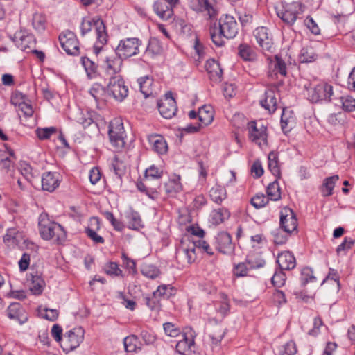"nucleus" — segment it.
Wrapping results in <instances>:
<instances>
[{
	"mask_svg": "<svg viewBox=\"0 0 355 355\" xmlns=\"http://www.w3.org/2000/svg\"><path fill=\"white\" fill-rule=\"evenodd\" d=\"M304 21L306 26L313 34L319 35L320 33V28L311 17H307Z\"/></svg>",
	"mask_w": 355,
	"mask_h": 355,
	"instance_id": "63",
	"label": "nucleus"
},
{
	"mask_svg": "<svg viewBox=\"0 0 355 355\" xmlns=\"http://www.w3.org/2000/svg\"><path fill=\"white\" fill-rule=\"evenodd\" d=\"M318 58L313 48H302L300 53V62L309 63L315 61Z\"/></svg>",
	"mask_w": 355,
	"mask_h": 355,
	"instance_id": "43",
	"label": "nucleus"
},
{
	"mask_svg": "<svg viewBox=\"0 0 355 355\" xmlns=\"http://www.w3.org/2000/svg\"><path fill=\"white\" fill-rule=\"evenodd\" d=\"M141 44L142 41L137 37H127L120 40L115 49V53L118 56L125 60L137 55Z\"/></svg>",
	"mask_w": 355,
	"mask_h": 355,
	"instance_id": "3",
	"label": "nucleus"
},
{
	"mask_svg": "<svg viewBox=\"0 0 355 355\" xmlns=\"http://www.w3.org/2000/svg\"><path fill=\"white\" fill-rule=\"evenodd\" d=\"M157 106L160 114L165 119H171L178 111L176 102L171 92L166 93L164 98L158 102Z\"/></svg>",
	"mask_w": 355,
	"mask_h": 355,
	"instance_id": "11",
	"label": "nucleus"
},
{
	"mask_svg": "<svg viewBox=\"0 0 355 355\" xmlns=\"http://www.w3.org/2000/svg\"><path fill=\"white\" fill-rule=\"evenodd\" d=\"M45 286L44 279L37 275H32L30 285V291L34 295H40Z\"/></svg>",
	"mask_w": 355,
	"mask_h": 355,
	"instance_id": "36",
	"label": "nucleus"
},
{
	"mask_svg": "<svg viewBox=\"0 0 355 355\" xmlns=\"http://www.w3.org/2000/svg\"><path fill=\"white\" fill-rule=\"evenodd\" d=\"M141 273L145 277L153 279L159 276V270L153 265H146L143 267Z\"/></svg>",
	"mask_w": 355,
	"mask_h": 355,
	"instance_id": "50",
	"label": "nucleus"
},
{
	"mask_svg": "<svg viewBox=\"0 0 355 355\" xmlns=\"http://www.w3.org/2000/svg\"><path fill=\"white\" fill-rule=\"evenodd\" d=\"M163 171L155 165L150 166L145 171V178L146 180L151 179H159L162 176Z\"/></svg>",
	"mask_w": 355,
	"mask_h": 355,
	"instance_id": "53",
	"label": "nucleus"
},
{
	"mask_svg": "<svg viewBox=\"0 0 355 355\" xmlns=\"http://www.w3.org/2000/svg\"><path fill=\"white\" fill-rule=\"evenodd\" d=\"M300 4L298 3L293 2L291 4L286 5L285 7H283L282 10H278L277 15L285 23L291 25L297 19Z\"/></svg>",
	"mask_w": 355,
	"mask_h": 355,
	"instance_id": "17",
	"label": "nucleus"
},
{
	"mask_svg": "<svg viewBox=\"0 0 355 355\" xmlns=\"http://www.w3.org/2000/svg\"><path fill=\"white\" fill-rule=\"evenodd\" d=\"M153 10L163 20L171 19L173 15V7L162 0H158L154 3Z\"/></svg>",
	"mask_w": 355,
	"mask_h": 355,
	"instance_id": "23",
	"label": "nucleus"
},
{
	"mask_svg": "<svg viewBox=\"0 0 355 355\" xmlns=\"http://www.w3.org/2000/svg\"><path fill=\"white\" fill-rule=\"evenodd\" d=\"M182 189L180 176H175L174 178L168 180L164 184L165 192L170 196L180 192Z\"/></svg>",
	"mask_w": 355,
	"mask_h": 355,
	"instance_id": "34",
	"label": "nucleus"
},
{
	"mask_svg": "<svg viewBox=\"0 0 355 355\" xmlns=\"http://www.w3.org/2000/svg\"><path fill=\"white\" fill-rule=\"evenodd\" d=\"M272 284L274 286L281 287L285 284L286 275L282 272H276L272 277Z\"/></svg>",
	"mask_w": 355,
	"mask_h": 355,
	"instance_id": "59",
	"label": "nucleus"
},
{
	"mask_svg": "<svg viewBox=\"0 0 355 355\" xmlns=\"http://www.w3.org/2000/svg\"><path fill=\"white\" fill-rule=\"evenodd\" d=\"M215 245L216 248L224 254L230 255L234 251V245L232 242V237L225 232H221L217 234Z\"/></svg>",
	"mask_w": 355,
	"mask_h": 355,
	"instance_id": "15",
	"label": "nucleus"
},
{
	"mask_svg": "<svg viewBox=\"0 0 355 355\" xmlns=\"http://www.w3.org/2000/svg\"><path fill=\"white\" fill-rule=\"evenodd\" d=\"M273 241L277 245L284 244L288 240L289 234H282L280 230H276L272 232Z\"/></svg>",
	"mask_w": 355,
	"mask_h": 355,
	"instance_id": "57",
	"label": "nucleus"
},
{
	"mask_svg": "<svg viewBox=\"0 0 355 355\" xmlns=\"http://www.w3.org/2000/svg\"><path fill=\"white\" fill-rule=\"evenodd\" d=\"M108 135L113 146L119 149L125 145V132L123 123L120 119H114L109 125Z\"/></svg>",
	"mask_w": 355,
	"mask_h": 355,
	"instance_id": "4",
	"label": "nucleus"
},
{
	"mask_svg": "<svg viewBox=\"0 0 355 355\" xmlns=\"http://www.w3.org/2000/svg\"><path fill=\"white\" fill-rule=\"evenodd\" d=\"M209 196L214 202L220 205L226 198L225 189L219 185H216L210 189Z\"/></svg>",
	"mask_w": 355,
	"mask_h": 355,
	"instance_id": "35",
	"label": "nucleus"
},
{
	"mask_svg": "<svg viewBox=\"0 0 355 355\" xmlns=\"http://www.w3.org/2000/svg\"><path fill=\"white\" fill-rule=\"evenodd\" d=\"M157 295L160 298L168 299L175 295V290L171 285L162 284L157 287L155 291Z\"/></svg>",
	"mask_w": 355,
	"mask_h": 355,
	"instance_id": "44",
	"label": "nucleus"
},
{
	"mask_svg": "<svg viewBox=\"0 0 355 355\" xmlns=\"http://www.w3.org/2000/svg\"><path fill=\"white\" fill-rule=\"evenodd\" d=\"M230 212L225 208H219L211 211L209 216V222L214 225L223 223L230 217Z\"/></svg>",
	"mask_w": 355,
	"mask_h": 355,
	"instance_id": "30",
	"label": "nucleus"
},
{
	"mask_svg": "<svg viewBox=\"0 0 355 355\" xmlns=\"http://www.w3.org/2000/svg\"><path fill=\"white\" fill-rule=\"evenodd\" d=\"M145 301L146 304L151 310H159L161 306V299L157 295L155 291H154L150 296L146 297Z\"/></svg>",
	"mask_w": 355,
	"mask_h": 355,
	"instance_id": "48",
	"label": "nucleus"
},
{
	"mask_svg": "<svg viewBox=\"0 0 355 355\" xmlns=\"http://www.w3.org/2000/svg\"><path fill=\"white\" fill-rule=\"evenodd\" d=\"M338 180L339 176L338 175L326 178L324 180L320 188L322 196L327 197L332 195L335 184Z\"/></svg>",
	"mask_w": 355,
	"mask_h": 355,
	"instance_id": "32",
	"label": "nucleus"
},
{
	"mask_svg": "<svg viewBox=\"0 0 355 355\" xmlns=\"http://www.w3.org/2000/svg\"><path fill=\"white\" fill-rule=\"evenodd\" d=\"M296 353V345L293 340H290L284 345L281 355H295Z\"/></svg>",
	"mask_w": 355,
	"mask_h": 355,
	"instance_id": "61",
	"label": "nucleus"
},
{
	"mask_svg": "<svg viewBox=\"0 0 355 355\" xmlns=\"http://www.w3.org/2000/svg\"><path fill=\"white\" fill-rule=\"evenodd\" d=\"M219 29L224 37L232 39L238 33L239 26L234 17L224 15L219 19Z\"/></svg>",
	"mask_w": 355,
	"mask_h": 355,
	"instance_id": "9",
	"label": "nucleus"
},
{
	"mask_svg": "<svg viewBox=\"0 0 355 355\" xmlns=\"http://www.w3.org/2000/svg\"><path fill=\"white\" fill-rule=\"evenodd\" d=\"M205 69L210 80L214 83H220L222 80L223 70L220 64L214 59H209L205 63Z\"/></svg>",
	"mask_w": 355,
	"mask_h": 355,
	"instance_id": "19",
	"label": "nucleus"
},
{
	"mask_svg": "<svg viewBox=\"0 0 355 355\" xmlns=\"http://www.w3.org/2000/svg\"><path fill=\"white\" fill-rule=\"evenodd\" d=\"M268 168L271 173L279 178L280 176V168L278 162V155L277 153L270 152L268 155Z\"/></svg>",
	"mask_w": 355,
	"mask_h": 355,
	"instance_id": "39",
	"label": "nucleus"
},
{
	"mask_svg": "<svg viewBox=\"0 0 355 355\" xmlns=\"http://www.w3.org/2000/svg\"><path fill=\"white\" fill-rule=\"evenodd\" d=\"M10 157H3L0 155V169L3 171H8L11 167L13 166V164L16 160V157L15 156V153L13 150L9 151Z\"/></svg>",
	"mask_w": 355,
	"mask_h": 355,
	"instance_id": "45",
	"label": "nucleus"
},
{
	"mask_svg": "<svg viewBox=\"0 0 355 355\" xmlns=\"http://www.w3.org/2000/svg\"><path fill=\"white\" fill-rule=\"evenodd\" d=\"M125 218L129 229L139 230L143 227L141 216L137 211L130 209L125 211Z\"/></svg>",
	"mask_w": 355,
	"mask_h": 355,
	"instance_id": "26",
	"label": "nucleus"
},
{
	"mask_svg": "<svg viewBox=\"0 0 355 355\" xmlns=\"http://www.w3.org/2000/svg\"><path fill=\"white\" fill-rule=\"evenodd\" d=\"M268 198L263 194H257L251 199V204L255 208L259 209L264 207L268 202Z\"/></svg>",
	"mask_w": 355,
	"mask_h": 355,
	"instance_id": "54",
	"label": "nucleus"
},
{
	"mask_svg": "<svg viewBox=\"0 0 355 355\" xmlns=\"http://www.w3.org/2000/svg\"><path fill=\"white\" fill-rule=\"evenodd\" d=\"M137 82L139 85L140 91L144 94L145 98L152 95V85L153 80L151 78H150L148 76H145L139 78L137 80Z\"/></svg>",
	"mask_w": 355,
	"mask_h": 355,
	"instance_id": "33",
	"label": "nucleus"
},
{
	"mask_svg": "<svg viewBox=\"0 0 355 355\" xmlns=\"http://www.w3.org/2000/svg\"><path fill=\"white\" fill-rule=\"evenodd\" d=\"M250 139L259 146L267 145V128L263 124L250 121L248 126Z\"/></svg>",
	"mask_w": 355,
	"mask_h": 355,
	"instance_id": "12",
	"label": "nucleus"
},
{
	"mask_svg": "<svg viewBox=\"0 0 355 355\" xmlns=\"http://www.w3.org/2000/svg\"><path fill=\"white\" fill-rule=\"evenodd\" d=\"M266 192L267 198H268V200L270 199L271 200L276 201L280 199V188L277 180L269 184V185L267 187Z\"/></svg>",
	"mask_w": 355,
	"mask_h": 355,
	"instance_id": "40",
	"label": "nucleus"
},
{
	"mask_svg": "<svg viewBox=\"0 0 355 355\" xmlns=\"http://www.w3.org/2000/svg\"><path fill=\"white\" fill-rule=\"evenodd\" d=\"M277 262L282 270L293 269L296 266L295 258L290 252H284L278 254Z\"/></svg>",
	"mask_w": 355,
	"mask_h": 355,
	"instance_id": "24",
	"label": "nucleus"
},
{
	"mask_svg": "<svg viewBox=\"0 0 355 355\" xmlns=\"http://www.w3.org/2000/svg\"><path fill=\"white\" fill-rule=\"evenodd\" d=\"M181 337L182 338L176 344V351L181 355H198L193 336L188 337L182 334Z\"/></svg>",
	"mask_w": 355,
	"mask_h": 355,
	"instance_id": "16",
	"label": "nucleus"
},
{
	"mask_svg": "<svg viewBox=\"0 0 355 355\" xmlns=\"http://www.w3.org/2000/svg\"><path fill=\"white\" fill-rule=\"evenodd\" d=\"M148 141L152 149L159 155H164L168 150V145L165 139L159 135H153L148 137Z\"/></svg>",
	"mask_w": 355,
	"mask_h": 355,
	"instance_id": "25",
	"label": "nucleus"
},
{
	"mask_svg": "<svg viewBox=\"0 0 355 355\" xmlns=\"http://www.w3.org/2000/svg\"><path fill=\"white\" fill-rule=\"evenodd\" d=\"M220 302H216L215 306L216 311L223 318L229 313L230 306L227 295L225 293H220Z\"/></svg>",
	"mask_w": 355,
	"mask_h": 355,
	"instance_id": "38",
	"label": "nucleus"
},
{
	"mask_svg": "<svg viewBox=\"0 0 355 355\" xmlns=\"http://www.w3.org/2000/svg\"><path fill=\"white\" fill-rule=\"evenodd\" d=\"M15 41L16 45L22 51H26L27 49H31L35 45V40L33 35H25V33L20 32L15 34Z\"/></svg>",
	"mask_w": 355,
	"mask_h": 355,
	"instance_id": "22",
	"label": "nucleus"
},
{
	"mask_svg": "<svg viewBox=\"0 0 355 355\" xmlns=\"http://www.w3.org/2000/svg\"><path fill=\"white\" fill-rule=\"evenodd\" d=\"M256 40L263 51L272 52L273 49L272 38L266 27L261 26L254 31Z\"/></svg>",
	"mask_w": 355,
	"mask_h": 355,
	"instance_id": "14",
	"label": "nucleus"
},
{
	"mask_svg": "<svg viewBox=\"0 0 355 355\" xmlns=\"http://www.w3.org/2000/svg\"><path fill=\"white\" fill-rule=\"evenodd\" d=\"M92 28H95L97 38V44L94 46V51L98 54L102 46L107 43V34L105 24L101 18L96 17L91 19H83L80 25L82 36L90 32Z\"/></svg>",
	"mask_w": 355,
	"mask_h": 355,
	"instance_id": "2",
	"label": "nucleus"
},
{
	"mask_svg": "<svg viewBox=\"0 0 355 355\" xmlns=\"http://www.w3.org/2000/svg\"><path fill=\"white\" fill-rule=\"evenodd\" d=\"M239 55L246 61H252L256 58L255 52L246 44H241L239 45Z\"/></svg>",
	"mask_w": 355,
	"mask_h": 355,
	"instance_id": "41",
	"label": "nucleus"
},
{
	"mask_svg": "<svg viewBox=\"0 0 355 355\" xmlns=\"http://www.w3.org/2000/svg\"><path fill=\"white\" fill-rule=\"evenodd\" d=\"M276 88H270L266 90L264 98L260 101L261 105L270 113L274 112L277 109V100L275 94Z\"/></svg>",
	"mask_w": 355,
	"mask_h": 355,
	"instance_id": "21",
	"label": "nucleus"
},
{
	"mask_svg": "<svg viewBox=\"0 0 355 355\" xmlns=\"http://www.w3.org/2000/svg\"><path fill=\"white\" fill-rule=\"evenodd\" d=\"M56 128L54 127L45 128H37L36 130V134L40 139H47L52 134L55 132Z\"/></svg>",
	"mask_w": 355,
	"mask_h": 355,
	"instance_id": "56",
	"label": "nucleus"
},
{
	"mask_svg": "<svg viewBox=\"0 0 355 355\" xmlns=\"http://www.w3.org/2000/svg\"><path fill=\"white\" fill-rule=\"evenodd\" d=\"M343 109L347 112H353L355 110V99L347 97L342 98Z\"/></svg>",
	"mask_w": 355,
	"mask_h": 355,
	"instance_id": "64",
	"label": "nucleus"
},
{
	"mask_svg": "<svg viewBox=\"0 0 355 355\" xmlns=\"http://www.w3.org/2000/svg\"><path fill=\"white\" fill-rule=\"evenodd\" d=\"M123 60V58H120L116 54V55L107 57L105 66L107 75L110 77L120 75Z\"/></svg>",
	"mask_w": 355,
	"mask_h": 355,
	"instance_id": "18",
	"label": "nucleus"
},
{
	"mask_svg": "<svg viewBox=\"0 0 355 355\" xmlns=\"http://www.w3.org/2000/svg\"><path fill=\"white\" fill-rule=\"evenodd\" d=\"M81 62L87 73V76L89 77H92L93 74L96 71L97 65L87 57H82Z\"/></svg>",
	"mask_w": 355,
	"mask_h": 355,
	"instance_id": "49",
	"label": "nucleus"
},
{
	"mask_svg": "<svg viewBox=\"0 0 355 355\" xmlns=\"http://www.w3.org/2000/svg\"><path fill=\"white\" fill-rule=\"evenodd\" d=\"M333 95V87L324 82L320 83L309 91V98L313 103L329 102Z\"/></svg>",
	"mask_w": 355,
	"mask_h": 355,
	"instance_id": "7",
	"label": "nucleus"
},
{
	"mask_svg": "<svg viewBox=\"0 0 355 355\" xmlns=\"http://www.w3.org/2000/svg\"><path fill=\"white\" fill-rule=\"evenodd\" d=\"M60 184L59 174L58 173L46 172L42 178V187L45 191L52 192Z\"/></svg>",
	"mask_w": 355,
	"mask_h": 355,
	"instance_id": "20",
	"label": "nucleus"
},
{
	"mask_svg": "<svg viewBox=\"0 0 355 355\" xmlns=\"http://www.w3.org/2000/svg\"><path fill=\"white\" fill-rule=\"evenodd\" d=\"M280 227L287 234H291L297 230V220L293 211L285 207L280 211Z\"/></svg>",
	"mask_w": 355,
	"mask_h": 355,
	"instance_id": "10",
	"label": "nucleus"
},
{
	"mask_svg": "<svg viewBox=\"0 0 355 355\" xmlns=\"http://www.w3.org/2000/svg\"><path fill=\"white\" fill-rule=\"evenodd\" d=\"M59 40L62 49L69 55H78L80 54L79 42L76 35L70 31L62 33Z\"/></svg>",
	"mask_w": 355,
	"mask_h": 355,
	"instance_id": "8",
	"label": "nucleus"
},
{
	"mask_svg": "<svg viewBox=\"0 0 355 355\" xmlns=\"http://www.w3.org/2000/svg\"><path fill=\"white\" fill-rule=\"evenodd\" d=\"M46 18L41 13H35L32 18V26L38 33H43L46 28Z\"/></svg>",
	"mask_w": 355,
	"mask_h": 355,
	"instance_id": "37",
	"label": "nucleus"
},
{
	"mask_svg": "<svg viewBox=\"0 0 355 355\" xmlns=\"http://www.w3.org/2000/svg\"><path fill=\"white\" fill-rule=\"evenodd\" d=\"M84 333V329L80 327L66 332L61 343L63 350L70 352L77 348L83 340Z\"/></svg>",
	"mask_w": 355,
	"mask_h": 355,
	"instance_id": "5",
	"label": "nucleus"
},
{
	"mask_svg": "<svg viewBox=\"0 0 355 355\" xmlns=\"http://www.w3.org/2000/svg\"><path fill=\"white\" fill-rule=\"evenodd\" d=\"M246 261L251 269L261 268L266 263L261 256L257 253H251L248 254Z\"/></svg>",
	"mask_w": 355,
	"mask_h": 355,
	"instance_id": "42",
	"label": "nucleus"
},
{
	"mask_svg": "<svg viewBox=\"0 0 355 355\" xmlns=\"http://www.w3.org/2000/svg\"><path fill=\"white\" fill-rule=\"evenodd\" d=\"M85 233L96 243H103L104 239L98 235L94 229L87 227L85 228Z\"/></svg>",
	"mask_w": 355,
	"mask_h": 355,
	"instance_id": "60",
	"label": "nucleus"
},
{
	"mask_svg": "<svg viewBox=\"0 0 355 355\" xmlns=\"http://www.w3.org/2000/svg\"><path fill=\"white\" fill-rule=\"evenodd\" d=\"M190 7L196 12H207L209 17L215 14V10L208 0H191Z\"/></svg>",
	"mask_w": 355,
	"mask_h": 355,
	"instance_id": "27",
	"label": "nucleus"
},
{
	"mask_svg": "<svg viewBox=\"0 0 355 355\" xmlns=\"http://www.w3.org/2000/svg\"><path fill=\"white\" fill-rule=\"evenodd\" d=\"M295 124L293 112L284 109L281 116V127L284 132H289Z\"/></svg>",
	"mask_w": 355,
	"mask_h": 355,
	"instance_id": "31",
	"label": "nucleus"
},
{
	"mask_svg": "<svg viewBox=\"0 0 355 355\" xmlns=\"http://www.w3.org/2000/svg\"><path fill=\"white\" fill-rule=\"evenodd\" d=\"M198 120L202 126L209 125L214 120V110L211 105H204L198 112Z\"/></svg>",
	"mask_w": 355,
	"mask_h": 355,
	"instance_id": "28",
	"label": "nucleus"
},
{
	"mask_svg": "<svg viewBox=\"0 0 355 355\" xmlns=\"http://www.w3.org/2000/svg\"><path fill=\"white\" fill-rule=\"evenodd\" d=\"M111 170L113 171L114 174L119 178H121V177L125 174L126 171V167L125 166V164L119 160L117 158H115L111 165H110Z\"/></svg>",
	"mask_w": 355,
	"mask_h": 355,
	"instance_id": "46",
	"label": "nucleus"
},
{
	"mask_svg": "<svg viewBox=\"0 0 355 355\" xmlns=\"http://www.w3.org/2000/svg\"><path fill=\"white\" fill-rule=\"evenodd\" d=\"M354 244V239L352 238L345 237L343 242L336 248L337 254L340 255L343 252L345 254L346 251L352 248Z\"/></svg>",
	"mask_w": 355,
	"mask_h": 355,
	"instance_id": "51",
	"label": "nucleus"
},
{
	"mask_svg": "<svg viewBox=\"0 0 355 355\" xmlns=\"http://www.w3.org/2000/svg\"><path fill=\"white\" fill-rule=\"evenodd\" d=\"M107 91L110 95L120 101H123L128 93V89L124 85V81L121 75L110 77Z\"/></svg>",
	"mask_w": 355,
	"mask_h": 355,
	"instance_id": "6",
	"label": "nucleus"
},
{
	"mask_svg": "<svg viewBox=\"0 0 355 355\" xmlns=\"http://www.w3.org/2000/svg\"><path fill=\"white\" fill-rule=\"evenodd\" d=\"M165 334L170 337H177L182 335L181 331L179 328L171 322H166L163 324Z\"/></svg>",
	"mask_w": 355,
	"mask_h": 355,
	"instance_id": "52",
	"label": "nucleus"
},
{
	"mask_svg": "<svg viewBox=\"0 0 355 355\" xmlns=\"http://www.w3.org/2000/svg\"><path fill=\"white\" fill-rule=\"evenodd\" d=\"M301 280L302 284H305L308 282H316V277L310 268H304L301 272Z\"/></svg>",
	"mask_w": 355,
	"mask_h": 355,
	"instance_id": "55",
	"label": "nucleus"
},
{
	"mask_svg": "<svg viewBox=\"0 0 355 355\" xmlns=\"http://www.w3.org/2000/svg\"><path fill=\"white\" fill-rule=\"evenodd\" d=\"M3 241L9 246H16L20 249L33 245L32 243L24 239L22 232H19L15 228H10L7 230L6 235L3 236Z\"/></svg>",
	"mask_w": 355,
	"mask_h": 355,
	"instance_id": "13",
	"label": "nucleus"
},
{
	"mask_svg": "<svg viewBox=\"0 0 355 355\" xmlns=\"http://www.w3.org/2000/svg\"><path fill=\"white\" fill-rule=\"evenodd\" d=\"M274 70L276 73H279L283 76L286 75V66L284 61L279 57H275V61L274 63Z\"/></svg>",
	"mask_w": 355,
	"mask_h": 355,
	"instance_id": "58",
	"label": "nucleus"
},
{
	"mask_svg": "<svg viewBox=\"0 0 355 355\" xmlns=\"http://www.w3.org/2000/svg\"><path fill=\"white\" fill-rule=\"evenodd\" d=\"M182 245L183 248H184V252L182 253V255L186 256V259L182 260V266L184 267L187 265L191 264L193 263L196 258V243H193L191 241H189L187 244L185 243V242H182Z\"/></svg>",
	"mask_w": 355,
	"mask_h": 355,
	"instance_id": "29",
	"label": "nucleus"
},
{
	"mask_svg": "<svg viewBox=\"0 0 355 355\" xmlns=\"http://www.w3.org/2000/svg\"><path fill=\"white\" fill-rule=\"evenodd\" d=\"M38 229L44 240L53 239L55 242L60 243L66 239V232L62 226L51 220L46 213H42L39 216Z\"/></svg>",
	"mask_w": 355,
	"mask_h": 355,
	"instance_id": "1",
	"label": "nucleus"
},
{
	"mask_svg": "<svg viewBox=\"0 0 355 355\" xmlns=\"http://www.w3.org/2000/svg\"><path fill=\"white\" fill-rule=\"evenodd\" d=\"M123 343L126 352H136L137 349L138 338L135 335L129 336L124 338Z\"/></svg>",
	"mask_w": 355,
	"mask_h": 355,
	"instance_id": "47",
	"label": "nucleus"
},
{
	"mask_svg": "<svg viewBox=\"0 0 355 355\" xmlns=\"http://www.w3.org/2000/svg\"><path fill=\"white\" fill-rule=\"evenodd\" d=\"M122 259L124 267L128 269L130 273L135 274L137 272L135 261L128 258L125 254H122Z\"/></svg>",
	"mask_w": 355,
	"mask_h": 355,
	"instance_id": "62",
	"label": "nucleus"
}]
</instances>
